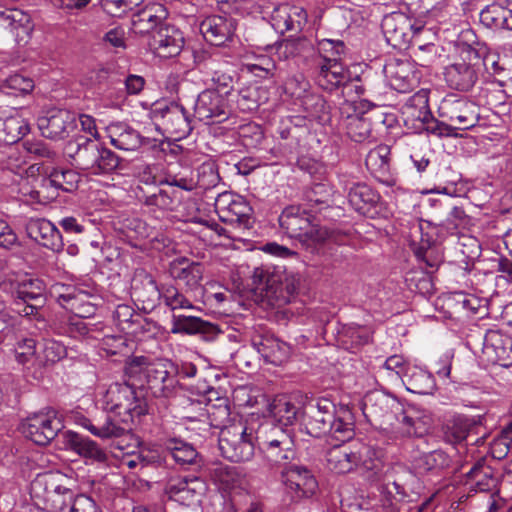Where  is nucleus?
<instances>
[{
    "label": "nucleus",
    "instance_id": "nucleus-1",
    "mask_svg": "<svg viewBox=\"0 0 512 512\" xmlns=\"http://www.w3.org/2000/svg\"><path fill=\"white\" fill-rule=\"evenodd\" d=\"M103 412L88 418L81 411H72L70 419L101 439L119 438L130 431L128 424L145 415L148 405L136 388L128 383H113L103 398Z\"/></svg>",
    "mask_w": 512,
    "mask_h": 512
},
{
    "label": "nucleus",
    "instance_id": "nucleus-2",
    "mask_svg": "<svg viewBox=\"0 0 512 512\" xmlns=\"http://www.w3.org/2000/svg\"><path fill=\"white\" fill-rule=\"evenodd\" d=\"M304 427L312 437L328 435L336 442L345 443L355 436V418L346 405L339 408L327 398L308 403L304 412Z\"/></svg>",
    "mask_w": 512,
    "mask_h": 512
},
{
    "label": "nucleus",
    "instance_id": "nucleus-3",
    "mask_svg": "<svg viewBox=\"0 0 512 512\" xmlns=\"http://www.w3.org/2000/svg\"><path fill=\"white\" fill-rule=\"evenodd\" d=\"M70 163L89 175H109L126 168V161L97 140L78 135L64 149Z\"/></svg>",
    "mask_w": 512,
    "mask_h": 512
},
{
    "label": "nucleus",
    "instance_id": "nucleus-4",
    "mask_svg": "<svg viewBox=\"0 0 512 512\" xmlns=\"http://www.w3.org/2000/svg\"><path fill=\"white\" fill-rule=\"evenodd\" d=\"M282 231L290 238L299 240L303 245L312 247L327 241L342 243L345 234L320 225L315 216L300 206L290 205L279 216Z\"/></svg>",
    "mask_w": 512,
    "mask_h": 512
},
{
    "label": "nucleus",
    "instance_id": "nucleus-5",
    "mask_svg": "<svg viewBox=\"0 0 512 512\" xmlns=\"http://www.w3.org/2000/svg\"><path fill=\"white\" fill-rule=\"evenodd\" d=\"M253 291L273 307H283L298 295L300 279L288 276L274 266L256 267L251 276Z\"/></svg>",
    "mask_w": 512,
    "mask_h": 512
},
{
    "label": "nucleus",
    "instance_id": "nucleus-6",
    "mask_svg": "<svg viewBox=\"0 0 512 512\" xmlns=\"http://www.w3.org/2000/svg\"><path fill=\"white\" fill-rule=\"evenodd\" d=\"M256 441L270 471L279 474L296 459L295 442L288 429L272 423L263 424L256 432Z\"/></svg>",
    "mask_w": 512,
    "mask_h": 512
},
{
    "label": "nucleus",
    "instance_id": "nucleus-7",
    "mask_svg": "<svg viewBox=\"0 0 512 512\" xmlns=\"http://www.w3.org/2000/svg\"><path fill=\"white\" fill-rule=\"evenodd\" d=\"M60 480V475L48 472L38 474L31 483V496L47 512H69L76 497Z\"/></svg>",
    "mask_w": 512,
    "mask_h": 512
},
{
    "label": "nucleus",
    "instance_id": "nucleus-8",
    "mask_svg": "<svg viewBox=\"0 0 512 512\" xmlns=\"http://www.w3.org/2000/svg\"><path fill=\"white\" fill-rule=\"evenodd\" d=\"M181 426L173 423L163 424L158 433L157 441L163 452L169 455L176 465L183 469L196 470L203 466V456L195 446L186 441L178 433Z\"/></svg>",
    "mask_w": 512,
    "mask_h": 512
},
{
    "label": "nucleus",
    "instance_id": "nucleus-9",
    "mask_svg": "<svg viewBox=\"0 0 512 512\" xmlns=\"http://www.w3.org/2000/svg\"><path fill=\"white\" fill-rule=\"evenodd\" d=\"M484 65L479 51L468 45L462 49L460 60L445 67L446 84L453 90L468 92L478 82Z\"/></svg>",
    "mask_w": 512,
    "mask_h": 512
},
{
    "label": "nucleus",
    "instance_id": "nucleus-10",
    "mask_svg": "<svg viewBox=\"0 0 512 512\" xmlns=\"http://www.w3.org/2000/svg\"><path fill=\"white\" fill-rule=\"evenodd\" d=\"M256 435L252 428L235 423L223 428L219 436V449L231 462H245L253 458Z\"/></svg>",
    "mask_w": 512,
    "mask_h": 512
},
{
    "label": "nucleus",
    "instance_id": "nucleus-11",
    "mask_svg": "<svg viewBox=\"0 0 512 512\" xmlns=\"http://www.w3.org/2000/svg\"><path fill=\"white\" fill-rule=\"evenodd\" d=\"M382 30L389 45L397 49H406L418 43L423 33L430 29L421 20H412L404 13L397 12L386 16L382 22Z\"/></svg>",
    "mask_w": 512,
    "mask_h": 512
},
{
    "label": "nucleus",
    "instance_id": "nucleus-12",
    "mask_svg": "<svg viewBox=\"0 0 512 512\" xmlns=\"http://www.w3.org/2000/svg\"><path fill=\"white\" fill-rule=\"evenodd\" d=\"M439 116L457 130L474 128L480 120L479 105L467 96L448 94L440 102Z\"/></svg>",
    "mask_w": 512,
    "mask_h": 512
},
{
    "label": "nucleus",
    "instance_id": "nucleus-13",
    "mask_svg": "<svg viewBox=\"0 0 512 512\" xmlns=\"http://www.w3.org/2000/svg\"><path fill=\"white\" fill-rule=\"evenodd\" d=\"M62 416L54 409L28 416L21 424L22 433L37 445H48L64 431Z\"/></svg>",
    "mask_w": 512,
    "mask_h": 512
},
{
    "label": "nucleus",
    "instance_id": "nucleus-14",
    "mask_svg": "<svg viewBox=\"0 0 512 512\" xmlns=\"http://www.w3.org/2000/svg\"><path fill=\"white\" fill-rule=\"evenodd\" d=\"M214 207L221 222L244 230L252 227L253 209L243 197L231 192L220 193Z\"/></svg>",
    "mask_w": 512,
    "mask_h": 512
},
{
    "label": "nucleus",
    "instance_id": "nucleus-15",
    "mask_svg": "<svg viewBox=\"0 0 512 512\" xmlns=\"http://www.w3.org/2000/svg\"><path fill=\"white\" fill-rule=\"evenodd\" d=\"M231 114L228 97L217 89H205L197 96L194 116L205 124H219Z\"/></svg>",
    "mask_w": 512,
    "mask_h": 512
},
{
    "label": "nucleus",
    "instance_id": "nucleus-16",
    "mask_svg": "<svg viewBox=\"0 0 512 512\" xmlns=\"http://www.w3.org/2000/svg\"><path fill=\"white\" fill-rule=\"evenodd\" d=\"M285 491L293 499L309 498L318 488V482L310 469L293 462L279 474Z\"/></svg>",
    "mask_w": 512,
    "mask_h": 512
},
{
    "label": "nucleus",
    "instance_id": "nucleus-17",
    "mask_svg": "<svg viewBox=\"0 0 512 512\" xmlns=\"http://www.w3.org/2000/svg\"><path fill=\"white\" fill-rule=\"evenodd\" d=\"M15 311L21 316L36 315L45 304V285L40 279L15 280L14 291Z\"/></svg>",
    "mask_w": 512,
    "mask_h": 512
},
{
    "label": "nucleus",
    "instance_id": "nucleus-18",
    "mask_svg": "<svg viewBox=\"0 0 512 512\" xmlns=\"http://www.w3.org/2000/svg\"><path fill=\"white\" fill-rule=\"evenodd\" d=\"M130 295L138 309L149 313L161 301V287L157 285L150 273L144 269H138L131 280Z\"/></svg>",
    "mask_w": 512,
    "mask_h": 512
},
{
    "label": "nucleus",
    "instance_id": "nucleus-19",
    "mask_svg": "<svg viewBox=\"0 0 512 512\" xmlns=\"http://www.w3.org/2000/svg\"><path fill=\"white\" fill-rule=\"evenodd\" d=\"M394 420L397 422V433L401 437L421 438L429 433L432 425L431 416L415 405L405 406L403 403L397 411Z\"/></svg>",
    "mask_w": 512,
    "mask_h": 512
},
{
    "label": "nucleus",
    "instance_id": "nucleus-20",
    "mask_svg": "<svg viewBox=\"0 0 512 512\" xmlns=\"http://www.w3.org/2000/svg\"><path fill=\"white\" fill-rule=\"evenodd\" d=\"M37 126L45 138L64 139L76 127V114L66 109L52 108L38 117Z\"/></svg>",
    "mask_w": 512,
    "mask_h": 512
},
{
    "label": "nucleus",
    "instance_id": "nucleus-21",
    "mask_svg": "<svg viewBox=\"0 0 512 512\" xmlns=\"http://www.w3.org/2000/svg\"><path fill=\"white\" fill-rule=\"evenodd\" d=\"M176 368L171 361L161 360L146 368L145 383L155 397H169L177 384Z\"/></svg>",
    "mask_w": 512,
    "mask_h": 512
},
{
    "label": "nucleus",
    "instance_id": "nucleus-22",
    "mask_svg": "<svg viewBox=\"0 0 512 512\" xmlns=\"http://www.w3.org/2000/svg\"><path fill=\"white\" fill-rule=\"evenodd\" d=\"M482 358L488 364L512 366V338L498 330H487L483 338Z\"/></svg>",
    "mask_w": 512,
    "mask_h": 512
},
{
    "label": "nucleus",
    "instance_id": "nucleus-23",
    "mask_svg": "<svg viewBox=\"0 0 512 512\" xmlns=\"http://www.w3.org/2000/svg\"><path fill=\"white\" fill-rule=\"evenodd\" d=\"M155 117H160L164 131L175 139L187 137L192 131L191 118L187 110L177 102L154 110Z\"/></svg>",
    "mask_w": 512,
    "mask_h": 512
},
{
    "label": "nucleus",
    "instance_id": "nucleus-24",
    "mask_svg": "<svg viewBox=\"0 0 512 512\" xmlns=\"http://www.w3.org/2000/svg\"><path fill=\"white\" fill-rule=\"evenodd\" d=\"M171 333L181 335H198L205 341H214L223 331L217 324L205 321L200 317L173 313Z\"/></svg>",
    "mask_w": 512,
    "mask_h": 512
},
{
    "label": "nucleus",
    "instance_id": "nucleus-25",
    "mask_svg": "<svg viewBox=\"0 0 512 512\" xmlns=\"http://www.w3.org/2000/svg\"><path fill=\"white\" fill-rule=\"evenodd\" d=\"M401 402L385 394L373 393L368 395L363 403V414L370 422L380 425L393 424L394 417L400 409Z\"/></svg>",
    "mask_w": 512,
    "mask_h": 512
},
{
    "label": "nucleus",
    "instance_id": "nucleus-26",
    "mask_svg": "<svg viewBox=\"0 0 512 512\" xmlns=\"http://www.w3.org/2000/svg\"><path fill=\"white\" fill-rule=\"evenodd\" d=\"M365 165L371 175L381 184L392 187L397 183V175L391 167V149L381 144L370 150Z\"/></svg>",
    "mask_w": 512,
    "mask_h": 512
},
{
    "label": "nucleus",
    "instance_id": "nucleus-27",
    "mask_svg": "<svg viewBox=\"0 0 512 512\" xmlns=\"http://www.w3.org/2000/svg\"><path fill=\"white\" fill-rule=\"evenodd\" d=\"M199 29L204 39L211 45L222 46L233 38L236 20L227 14L212 15L201 21Z\"/></svg>",
    "mask_w": 512,
    "mask_h": 512
},
{
    "label": "nucleus",
    "instance_id": "nucleus-28",
    "mask_svg": "<svg viewBox=\"0 0 512 512\" xmlns=\"http://www.w3.org/2000/svg\"><path fill=\"white\" fill-rule=\"evenodd\" d=\"M251 345L266 363L273 365L284 364L291 355L290 345L272 334L253 335Z\"/></svg>",
    "mask_w": 512,
    "mask_h": 512
},
{
    "label": "nucleus",
    "instance_id": "nucleus-29",
    "mask_svg": "<svg viewBox=\"0 0 512 512\" xmlns=\"http://www.w3.org/2000/svg\"><path fill=\"white\" fill-rule=\"evenodd\" d=\"M27 236L39 245L54 252L63 250L64 243L58 228L49 220L44 218H31L27 221Z\"/></svg>",
    "mask_w": 512,
    "mask_h": 512
},
{
    "label": "nucleus",
    "instance_id": "nucleus-30",
    "mask_svg": "<svg viewBox=\"0 0 512 512\" xmlns=\"http://www.w3.org/2000/svg\"><path fill=\"white\" fill-rule=\"evenodd\" d=\"M316 83L323 90L332 92L350 82L349 71L337 58L323 57L317 65Z\"/></svg>",
    "mask_w": 512,
    "mask_h": 512
},
{
    "label": "nucleus",
    "instance_id": "nucleus-31",
    "mask_svg": "<svg viewBox=\"0 0 512 512\" xmlns=\"http://www.w3.org/2000/svg\"><path fill=\"white\" fill-rule=\"evenodd\" d=\"M169 274L176 280L183 282L187 293H196L202 290L204 267L199 262L190 261L188 258L180 257L169 265Z\"/></svg>",
    "mask_w": 512,
    "mask_h": 512
},
{
    "label": "nucleus",
    "instance_id": "nucleus-32",
    "mask_svg": "<svg viewBox=\"0 0 512 512\" xmlns=\"http://www.w3.org/2000/svg\"><path fill=\"white\" fill-rule=\"evenodd\" d=\"M184 44L182 32L175 26L165 23L151 35L149 45L160 57L178 55Z\"/></svg>",
    "mask_w": 512,
    "mask_h": 512
},
{
    "label": "nucleus",
    "instance_id": "nucleus-33",
    "mask_svg": "<svg viewBox=\"0 0 512 512\" xmlns=\"http://www.w3.org/2000/svg\"><path fill=\"white\" fill-rule=\"evenodd\" d=\"M0 26L9 30L19 45L26 44L34 30L31 16L17 8L0 11Z\"/></svg>",
    "mask_w": 512,
    "mask_h": 512
},
{
    "label": "nucleus",
    "instance_id": "nucleus-34",
    "mask_svg": "<svg viewBox=\"0 0 512 512\" xmlns=\"http://www.w3.org/2000/svg\"><path fill=\"white\" fill-rule=\"evenodd\" d=\"M168 16L166 7L161 3H149L132 16V27L139 34H153L165 24Z\"/></svg>",
    "mask_w": 512,
    "mask_h": 512
},
{
    "label": "nucleus",
    "instance_id": "nucleus-35",
    "mask_svg": "<svg viewBox=\"0 0 512 512\" xmlns=\"http://www.w3.org/2000/svg\"><path fill=\"white\" fill-rule=\"evenodd\" d=\"M61 438L66 450H71L83 458L99 463L106 462L108 459L106 452L95 441L76 432L64 431Z\"/></svg>",
    "mask_w": 512,
    "mask_h": 512
},
{
    "label": "nucleus",
    "instance_id": "nucleus-36",
    "mask_svg": "<svg viewBox=\"0 0 512 512\" xmlns=\"http://www.w3.org/2000/svg\"><path fill=\"white\" fill-rule=\"evenodd\" d=\"M348 192L349 204L358 213L368 216L380 201L379 193L369 185L361 182H353L349 186L345 184Z\"/></svg>",
    "mask_w": 512,
    "mask_h": 512
},
{
    "label": "nucleus",
    "instance_id": "nucleus-37",
    "mask_svg": "<svg viewBox=\"0 0 512 512\" xmlns=\"http://www.w3.org/2000/svg\"><path fill=\"white\" fill-rule=\"evenodd\" d=\"M361 457L349 446L342 444L333 445L326 453V463L329 470L337 474H345L353 471L358 466Z\"/></svg>",
    "mask_w": 512,
    "mask_h": 512
},
{
    "label": "nucleus",
    "instance_id": "nucleus-38",
    "mask_svg": "<svg viewBox=\"0 0 512 512\" xmlns=\"http://www.w3.org/2000/svg\"><path fill=\"white\" fill-rule=\"evenodd\" d=\"M107 132L110 143L124 151H134L145 141L138 131L124 122L110 124Z\"/></svg>",
    "mask_w": 512,
    "mask_h": 512
},
{
    "label": "nucleus",
    "instance_id": "nucleus-39",
    "mask_svg": "<svg viewBox=\"0 0 512 512\" xmlns=\"http://www.w3.org/2000/svg\"><path fill=\"white\" fill-rule=\"evenodd\" d=\"M113 319L121 331L135 336L147 331L148 328L146 326L151 324V322L127 304H120L115 308Z\"/></svg>",
    "mask_w": 512,
    "mask_h": 512
},
{
    "label": "nucleus",
    "instance_id": "nucleus-40",
    "mask_svg": "<svg viewBox=\"0 0 512 512\" xmlns=\"http://www.w3.org/2000/svg\"><path fill=\"white\" fill-rule=\"evenodd\" d=\"M390 86L400 92H410L415 86V77L408 62L395 61L385 66Z\"/></svg>",
    "mask_w": 512,
    "mask_h": 512
},
{
    "label": "nucleus",
    "instance_id": "nucleus-41",
    "mask_svg": "<svg viewBox=\"0 0 512 512\" xmlns=\"http://www.w3.org/2000/svg\"><path fill=\"white\" fill-rule=\"evenodd\" d=\"M475 429H477V423L473 418L458 415L444 426V439L450 444H458L471 438Z\"/></svg>",
    "mask_w": 512,
    "mask_h": 512
},
{
    "label": "nucleus",
    "instance_id": "nucleus-42",
    "mask_svg": "<svg viewBox=\"0 0 512 512\" xmlns=\"http://www.w3.org/2000/svg\"><path fill=\"white\" fill-rule=\"evenodd\" d=\"M270 416L278 423L277 426L287 427L294 424L299 408L286 395L276 396L268 406Z\"/></svg>",
    "mask_w": 512,
    "mask_h": 512
},
{
    "label": "nucleus",
    "instance_id": "nucleus-43",
    "mask_svg": "<svg viewBox=\"0 0 512 512\" xmlns=\"http://www.w3.org/2000/svg\"><path fill=\"white\" fill-rule=\"evenodd\" d=\"M372 333L367 326L345 324L338 330V341L347 350L357 349L370 342Z\"/></svg>",
    "mask_w": 512,
    "mask_h": 512
},
{
    "label": "nucleus",
    "instance_id": "nucleus-44",
    "mask_svg": "<svg viewBox=\"0 0 512 512\" xmlns=\"http://www.w3.org/2000/svg\"><path fill=\"white\" fill-rule=\"evenodd\" d=\"M304 95L300 93L297 97L301 98V106L307 113V116L316 120L318 123L324 125L330 121V106L323 96L306 92L303 88Z\"/></svg>",
    "mask_w": 512,
    "mask_h": 512
},
{
    "label": "nucleus",
    "instance_id": "nucleus-45",
    "mask_svg": "<svg viewBox=\"0 0 512 512\" xmlns=\"http://www.w3.org/2000/svg\"><path fill=\"white\" fill-rule=\"evenodd\" d=\"M451 464V457L441 449L423 453L414 460V467L419 473L439 474Z\"/></svg>",
    "mask_w": 512,
    "mask_h": 512
},
{
    "label": "nucleus",
    "instance_id": "nucleus-46",
    "mask_svg": "<svg viewBox=\"0 0 512 512\" xmlns=\"http://www.w3.org/2000/svg\"><path fill=\"white\" fill-rule=\"evenodd\" d=\"M466 484H469L470 491L487 492L496 485L492 468L478 461L466 474Z\"/></svg>",
    "mask_w": 512,
    "mask_h": 512
},
{
    "label": "nucleus",
    "instance_id": "nucleus-47",
    "mask_svg": "<svg viewBox=\"0 0 512 512\" xmlns=\"http://www.w3.org/2000/svg\"><path fill=\"white\" fill-rule=\"evenodd\" d=\"M361 458L355 467L368 480H375L383 471V461L379 452L369 446L356 452Z\"/></svg>",
    "mask_w": 512,
    "mask_h": 512
},
{
    "label": "nucleus",
    "instance_id": "nucleus-48",
    "mask_svg": "<svg viewBox=\"0 0 512 512\" xmlns=\"http://www.w3.org/2000/svg\"><path fill=\"white\" fill-rule=\"evenodd\" d=\"M161 301L173 313L179 310L194 309L191 294L182 292L173 284H164L161 286Z\"/></svg>",
    "mask_w": 512,
    "mask_h": 512
},
{
    "label": "nucleus",
    "instance_id": "nucleus-49",
    "mask_svg": "<svg viewBox=\"0 0 512 512\" xmlns=\"http://www.w3.org/2000/svg\"><path fill=\"white\" fill-rule=\"evenodd\" d=\"M30 131L28 122L20 116H11L1 123L0 141L12 145L21 140Z\"/></svg>",
    "mask_w": 512,
    "mask_h": 512
},
{
    "label": "nucleus",
    "instance_id": "nucleus-50",
    "mask_svg": "<svg viewBox=\"0 0 512 512\" xmlns=\"http://www.w3.org/2000/svg\"><path fill=\"white\" fill-rule=\"evenodd\" d=\"M212 477L224 491L239 488L244 481L238 467L225 464L217 465L212 471Z\"/></svg>",
    "mask_w": 512,
    "mask_h": 512
},
{
    "label": "nucleus",
    "instance_id": "nucleus-51",
    "mask_svg": "<svg viewBox=\"0 0 512 512\" xmlns=\"http://www.w3.org/2000/svg\"><path fill=\"white\" fill-rule=\"evenodd\" d=\"M348 137L357 143H362L371 136V121L365 114L348 115L344 120Z\"/></svg>",
    "mask_w": 512,
    "mask_h": 512
},
{
    "label": "nucleus",
    "instance_id": "nucleus-52",
    "mask_svg": "<svg viewBox=\"0 0 512 512\" xmlns=\"http://www.w3.org/2000/svg\"><path fill=\"white\" fill-rule=\"evenodd\" d=\"M67 356L65 345L54 339H44L36 361L41 367H51Z\"/></svg>",
    "mask_w": 512,
    "mask_h": 512
},
{
    "label": "nucleus",
    "instance_id": "nucleus-53",
    "mask_svg": "<svg viewBox=\"0 0 512 512\" xmlns=\"http://www.w3.org/2000/svg\"><path fill=\"white\" fill-rule=\"evenodd\" d=\"M44 181L56 189L64 192H73L78 188L80 175L72 169L53 168L48 178Z\"/></svg>",
    "mask_w": 512,
    "mask_h": 512
},
{
    "label": "nucleus",
    "instance_id": "nucleus-54",
    "mask_svg": "<svg viewBox=\"0 0 512 512\" xmlns=\"http://www.w3.org/2000/svg\"><path fill=\"white\" fill-rule=\"evenodd\" d=\"M75 316L70 317L67 322L62 326V330L60 333L66 334L71 338H80V337H89V338H97L95 333V325L90 324L84 320L85 315L79 311L75 310Z\"/></svg>",
    "mask_w": 512,
    "mask_h": 512
},
{
    "label": "nucleus",
    "instance_id": "nucleus-55",
    "mask_svg": "<svg viewBox=\"0 0 512 512\" xmlns=\"http://www.w3.org/2000/svg\"><path fill=\"white\" fill-rule=\"evenodd\" d=\"M404 110L408 118L419 121V126H422L426 112L432 113L429 108L428 92L426 90H420L415 93L408 99Z\"/></svg>",
    "mask_w": 512,
    "mask_h": 512
},
{
    "label": "nucleus",
    "instance_id": "nucleus-56",
    "mask_svg": "<svg viewBox=\"0 0 512 512\" xmlns=\"http://www.w3.org/2000/svg\"><path fill=\"white\" fill-rule=\"evenodd\" d=\"M206 490L204 480L199 477L185 476L182 492L180 493L179 503L185 506H191L198 502Z\"/></svg>",
    "mask_w": 512,
    "mask_h": 512
},
{
    "label": "nucleus",
    "instance_id": "nucleus-57",
    "mask_svg": "<svg viewBox=\"0 0 512 512\" xmlns=\"http://www.w3.org/2000/svg\"><path fill=\"white\" fill-rule=\"evenodd\" d=\"M413 251L421 269L426 270V273H429L428 269H437L442 262V257L437 253L431 241L428 239H422L421 243L416 246Z\"/></svg>",
    "mask_w": 512,
    "mask_h": 512
},
{
    "label": "nucleus",
    "instance_id": "nucleus-58",
    "mask_svg": "<svg viewBox=\"0 0 512 512\" xmlns=\"http://www.w3.org/2000/svg\"><path fill=\"white\" fill-rule=\"evenodd\" d=\"M158 185L175 186L185 191H192L195 189L194 170L190 167H184L179 172L169 170L159 180Z\"/></svg>",
    "mask_w": 512,
    "mask_h": 512
},
{
    "label": "nucleus",
    "instance_id": "nucleus-59",
    "mask_svg": "<svg viewBox=\"0 0 512 512\" xmlns=\"http://www.w3.org/2000/svg\"><path fill=\"white\" fill-rule=\"evenodd\" d=\"M332 191L326 183H315L305 191V199L311 208L319 211L330 207Z\"/></svg>",
    "mask_w": 512,
    "mask_h": 512
},
{
    "label": "nucleus",
    "instance_id": "nucleus-60",
    "mask_svg": "<svg viewBox=\"0 0 512 512\" xmlns=\"http://www.w3.org/2000/svg\"><path fill=\"white\" fill-rule=\"evenodd\" d=\"M407 389L417 394H428L433 388V378L427 372L420 369H410L404 373Z\"/></svg>",
    "mask_w": 512,
    "mask_h": 512
},
{
    "label": "nucleus",
    "instance_id": "nucleus-61",
    "mask_svg": "<svg viewBox=\"0 0 512 512\" xmlns=\"http://www.w3.org/2000/svg\"><path fill=\"white\" fill-rule=\"evenodd\" d=\"M219 181L218 169L212 162H204L194 171L195 189L208 190L215 187Z\"/></svg>",
    "mask_w": 512,
    "mask_h": 512
},
{
    "label": "nucleus",
    "instance_id": "nucleus-62",
    "mask_svg": "<svg viewBox=\"0 0 512 512\" xmlns=\"http://www.w3.org/2000/svg\"><path fill=\"white\" fill-rule=\"evenodd\" d=\"M34 88V82L31 78L22 74H12L4 79L0 84L2 92L10 95L28 94Z\"/></svg>",
    "mask_w": 512,
    "mask_h": 512
},
{
    "label": "nucleus",
    "instance_id": "nucleus-63",
    "mask_svg": "<svg viewBox=\"0 0 512 512\" xmlns=\"http://www.w3.org/2000/svg\"><path fill=\"white\" fill-rule=\"evenodd\" d=\"M202 302L212 308H221L231 297V293L218 284H209L200 291Z\"/></svg>",
    "mask_w": 512,
    "mask_h": 512
},
{
    "label": "nucleus",
    "instance_id": "nucleus-64",
    "mask_svg": "<svg viewBox=\"0 0 512 512\" xmlns=\"http://www.w3.org/2000/svg\"><path fill=\"white\" fill-rule=\"evenodd\" d=\"M52 296L65 309L75 312L79 310L82 299L71 286L55 285L51 291Z\"/></svg>",
    "mask_w": 512,
    "mask_h": 512
}]
</instances>
